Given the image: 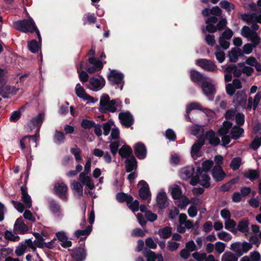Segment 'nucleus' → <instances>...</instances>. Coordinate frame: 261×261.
<instances>
[{
    "mask_svg": "<svg viewBox=\"0 0 261 261\" xmlns=\"http://www.w3.org/2000/svg\"><path fill=\"white\" fill-rule=\"evenodd\" d=\"M100 108L102 112L115 113L122 109V103L118 99L110 100L108 94H102L100 98Z\"/></svg>",
    "mask_w": 261,
    "mask_h": 261,
    "instance_id": "nucleus-1",
    "label": "nucleus"
},
{
    "mask_svg": "<svg viewBox=\"0 0 261 261\" xmlns=\"http://www.w3.org/2000/svg\"><path fill=\"white\" fill-rule=\"evenodd\" d=\"M13 25L15 29L23 33H33L35 32L39 39H41L40 32L32 18H30L29 19L15 21L13 22Z\"/></svg>",
    "mask_w": 261,
    "mask_h": 261,
    "instance_id": "nucleus-2",
    "label": "nucleus"
},
{
    "mask_svg": "<svg viewBox=\"0 0 261 261\" xmlns=\"http://www.w3.org/2000/svg\"><path fill=\"white\" fill-rule=\"evenodd\" d=\"M21 197V203L20 201L12 200L11 202L14 207L20 213H22L24 208H30L32 205V200L31 196L28 193L27 188L25 186H23L20 188Z\"/></svg>",
    "mask_w": 261,
    "mask_h": 261,
    "instance_id": "nucleus-3",
    "label": "nucleus"
},
{
    "mask_svg": "<svg viewBox=\"0 0 261 261\" xmlns=\"http://www.w3.org/2000/svg\"><path fill=\"white\" fill-rule=\"evenodd\" d=\"M252 245L249 242H243L241 243L237 242L230 245V249L238 256H242L247 253L252 248Z\"/></svg>",
    "mask_w": 261,
    "mask_h": 261,
    "instance_id": "nucleus-4",
    "label": "nucleus"
},
{
    "mask_svg": "<svg viewBox=\"0 0 261 261\" xmlns=\"http://www.w3.org/2000/svg\"><path fill=\"white\" fill-rule=\"evenodd\" d=\"M54 192L60 199L64 201L68 199V187L63 181L56 182L54 186Z\"/></svg>",
    "mask_w": 261,
    "mask_h": 261,
    "instance_id": "nucleus-5",
    "label": "nucleus"
},
{
    "mask_svg": "<svg viewBox=\"0 0 261 261\" xmlns=\"http://www.w3.org/2000/svg\"><path fill=\"white\" fill-rule=\"evenodd\" d=\"M241 34L248 40L254 42L255 44H258L260 42V38L256 32L252 30L248 26H244L241 31Z\"/></svg>",
    "mask_w": 261,
    "mask_h": 261,
    "instance_id": "nucleus-6",
    "label": "nucleus"
},
{
    "mask_svg": "<svg viewBox=\"0 0 261 261\" xmlns=\"http://www.w3.org/2000/svg\"><path fill=\"white\" fill-rule=\"evenodd\" d=\"M196 64L203 70L209 72H216L218 70L215 63L210 60L200 59L196 60Z\"/></svg>",
    "mask_w": 261,
    "mask_h": 261,
    "instance_id": "nucleus-7",
    "label": "nucleus"
},
{
    "mask_svg": "<svg viewBox=\"0 0 261 261\" xmlns=\"http://www.w3.org/2000/svg\"><path fill=\"white\" fill-rule=\"evenodd\" d=\"M123 74L116 70H112L108 75V80L112 84L121 85L120 89H122L123 83Z\"/></svg>",
    "mask_w": 261,
    "mask_h": 261,
    "instance_id": "nucleus-8",
    "label": "nucleus"
},
{
    "mask_svg": "<svg viewBox=\"0 0 261 261\" xmlns=\"http://www.w3.org/2000/svg\"><path fill=\"white\" fill-rule=\"evenodd\" d=\"M118 118L121 124L126 127H130L134 121L132 115L129 112L120 113Z\"/></svg>",
    "mask_w": 261,
    "mask_h": 261,
    "instance_id": "nucleus-9",
    "label": "nucleus"
},
{
    "mask_svg": "<svg viewBox=\"0 0 261 261\" xmlns=\"http://www.w3.org/2000/svg\"><path fill=\"white\" fill-rule=\"evenodd\" d=\"M139 185L141 186L139 190V195L141 199L147 200L148 202L150 200V192L149 189L148 185L143 180L139 182Z\"/></svg>",
    "mask_w": 261,
    "mask_h": 261,
    "instance_id": "nucleus-10",
    "label": "nucleus"
},
{
    "mask_svg": "<svg viewBox=\"0 0 261 261\" xmlns=\"http://www.w3.org/2000/svg\"><path fill=\"white\" fill-rule=\"evenodd\" d=\"M241 18L248 24H251L254 22L261 23V13H253L252 14H242Z\"/></svg>",
    "mask_w": 261,
    "mask_h": 261,
    "instance_id": "nucleus-11",
    "label": "nucleus"
},
{
    "mask_svg": "<svg viewBox=\"0 0 261 261\" xmlns=\"http://www.w3.org/2000/svg\"><path fill=\"white\" fill-rule=\"evenodd\" d=\"M90 89L97 91L101 89L105 85V80L103 78L92 77L90 80Z\"/></svg>",
    "mask_w": 261,
    "mask_h": 261,
    "instance_id": "nucleus-12",
    "label": "nucleus"
},
{
    "mask_svg": "<svg viewBox=\"0 0 261 261\" xmlns=\"http://www.w3.org/2000/svg\"><path fill=\"white\" fill-rule=\"evenodd\" d=\"M71 255L75 261H82L85 259L86 253L83 248H77L71 250Z\"/></svg>",
    "mask_w": 261,
    "mask_h": 261,
    "instance_id": "nucleus-13",
    "label": "nucleus"
},
{
    "mask_svg": "<svg viewBox=\"0 0 261 261\" xmlns=\"http://www.w3.org/2000/svg\"><path fill=\"white\" fill-rule=\"evenodd\" d=\"M197 173L199 174L198 179H199V183L202 187L207 188L210 186V176L206 173H202L201 172L200 168H198L197 169Z\"/></svg>",
    "mask_w": 261,
    "mask_h": 261,
    "instance_id": "nucleus-14",
    "label": "nucleus"
},
{
    "mask_svg": "<svg viewBox=\"0 0 261 261\" xmlns=\"http://www.w3.org/2000/svg\"><path fill=\"white\" fill-rule=\"evenodd\" d=\"M204 144V140L202 138L199 139L192 147L191 151V155L196 159L199 155V150Z\"/></svg>",
    "mask_w": 261,
    "mask_h": 261,
    "instance_id": "nucleus-15",
    "label": "nucleus"
},
{
    "mask_svg": "<svg viewBox=\"0 0 261 261\" xmlns=\"http://www.w3.org/2000/svg\"><path fill=\"white\" fill-rule=\"evenodd\" d=\"M201 88L206 96H211L215 92L214 86L208 81L206 80L202 83Z\"/></svg>",
    "mask_w": 261,
    "mask_h": 261,
    "instance_id": "nucleus-16",
    "label": "nucleus"
},
{
    "mask_svg": "<svg viewBox=\"0 0 261 261\" xmlns=\"http://www.w3.org/2000/svg\"><path fill=\"white\" fill-rule=\"evenodd\" d=\"M212 176L216 181H219L224 179L225 173L220 166H215L212 170Z\"/></svg>",
    "mask_w": 261,
    "mask_h": 261,
    "instance_id": "nucleus-17",
    "label": "nucleus"
},
{
    "mask_svg": "<svg viewBox=\"0 0 261 261\" xmlns=\"http://www.w3.org/2000/svg\"><path fill=\"white\" fill-rule=\"evenodd\" d=\"M228 56L230 62L235 63L239 57L243 56V54L240 48L234 47L228 52Z\"/></svg>",
    "mask_w": 261,
    "mask_h": 261,
    "instance_id": "nucleus-18",
    "label": "nucleus"
},
{
    "mask_svg": "<svg viewBox=\"0 0 261 261\" xmlns=\"http://www.w3.org/2000/svg\"><path fill=\"white\" fill-rule=\"evenodd\" d=\"M135 153L139 159H143L146 155V148L142 143H138L135 146Z\"/></svg>",
    "mask_w": 261,
    "mask_h": 261,
    "instance_id": "nucleus-19",
    "label": "nucleus"
},
{
    "mask_svg": "<svg viewBox=\"0 0 261 261\" xmlns=\"http://www.w3.org/2000/svg\"><path fill=\"white\" fill-rule=\"evenodd\" d=\"M144 255L146 257L147 261H164L161 254H156L151 250L146 251L144 253Z\"/></svg>",
    "mask_w": 261,
    "mask_h": 261,
    "instance_id": "nucleus-20",
    "label": "nucleus"
},
{
    "mask_svg": "<svg viewBox=\"0 0 261 261\" xmlns=\"http://www.w3.org/2000/svg\"><path fill=\"white\" fill-rule=\"evenodd\" d=\"M18 90L14 87H11L9 85H4L0 89V95L4 98H8V95L10 94H14Z\"/></svg>",
    "mask_w": 261,
    "mask_h": 261,
    "instance_id": "nucleus-21",
    "label": "nucleus"
},
{
    "mask_svg": "<svg viewBox=\"0 0 261 261\" xmlns=\"http://www.w3.org/2000/svg\"><path fill=\"white\" fill-rule=\"evenodd\" d=\"M56 237L61 242V246L64 248L70 247L72 245V242L68 240L67 237L64 232H58L56 233Z\"/></svg>",
    "mask_w": 261,
    "mask_h": 261,
    "instance_id": "nucleus-22",
    "label": "nucleus"
},
{
    "mask_svg": "<svg viewBox=\"0 0 261 261\" xmlns=\"http://www.w3.org/2000/svg\"><path fill=\"white\" fill-rule=\"evenodd\" d=\"M190 76L191 80L195 83L201 84L206 80V77L202 74L196 70H191L190 72Z\"/></svg>",
    "mask_w": 261,
    "mask_h": 261,
    "instance_id": "nucleus-23",
    "label": "nucleus"
},
{
    "mask_svg": "<svg viewBox=\"0 0 261 261\" xmlns=\"http://www.w3.org/2000/svg\"><path fill=\"white\" fill-rule=\"evenodd\" d=\"M194 173V168L192 166L183 168L180 171V176L183 179L186 180L192 177Z\"/></svg>",
    "mask_w": 261,
    "mask_h": 261,
    "instance_id": "nucleus-24",
    "label": "nucleus"
},
{
    "mask_svg": "<svg viewBox=\"0 0 261 261\" xmlns=\"http://www.w3.org/2000/svg\"><path fill=\"white\" fill-rule=\"evenodd\" d=\"M14 230L20 233H24L28 231V227L24 224L22 218H18L14 224Z\"/></svg>",
    "mask_w": 261,
    "mask_h": 261,
    "instance_id": "nucleus-25",
    "label": "nucleus"
},
{
    "mask_svg": "<svg viewBox=\"0 0 261 261\" xmlns=\"http://www.w3.org/2000/svg\"><path fill=\"white\" fill-rule=\"evenodd\" d=\"M92 230V226H88L85 229H78L74 232V236L81 240L86 239Z\"/></svg>",
    "mask_w": 261,
    "mask_h": 261,
    "instance_id": "nucleus-26",
    "label": "nucleus"
},
{
    "mask_svg": "<svg viewBox=\"0 0 261 261\" xmlns=\"http://www.w3.org/2000/svg\"><path fill=\"white\" fill-rule=\"evenodd\" d=\"M75 93L78 97L85 100H92L93 99L92 97L86 94L84 88L81 86L80 84H76L75 87Z\"/></svg>",
    "mask_w": 261,
    "mask_h": 261,
    "instance_id": "nucleus-27",
    "label": "nucleus"
},
{
    "mask_svg": "<svg viewBox=\"0 0 261 261\" xmlns=\"http://www.w3.org/2000/svg\"><path fill=\"white\" fill-rule=\"evenodd\" d=\"M156 203L161 208H165L167 206L168 202L165 192H161L158 194L156 197Z\"/></svg>",
    "mask_w": 261,
    "mask_h": 261,
    "instance_id": "nucleus-28",
    "label": "nucleus"
},
{
    "mask_svg": "<svg viewBox=\"0 0 261 261\" xmlns=\"http://www.w3.org/2000/svg\"><path fill=\"white\" fill-rule=\"evenodd\" d=\"M87 175L88 174H84V173H80L79 179L90 190H92L94 188V185L92 182L91 178Z\"/></svg>",
    "mask_w": 261,
    "mask_h": 261,
    "instance_id": "nucleus-29",
    "label": "nucleus"
},
{
    "mask_svg": "<svg viewBox=\"0 0 261 261\" xmlns=\"http://www.w3.org/2000/svg\"><path fill=\"white\" fill-rule=\"evenodd\" d=\"M49 207L52 213L57 216H60L61 214V208L60 205L56 201L51 200L49 201Z\"/></svg>",
    "mask_w": 261,
    "mask_h": 261,
    "instance_id": "nucleus-30",
    "label": "nucleus"
},
{
    "mask_svg": "<svg viewBox=\"0 0 261 261\" xmlns=\"http://www.w3.org/2000/svg\"><path fill=\"white\" fill-rule=\"evenodd\" d=\"M205 137L209 143L212 145H217L220 142L219 138L216 136V134L212 130L206 133Z\"/></svg>",
    "mask_w": 261,
    "mask_h": 261,
    "instance_id": "nucleus-31",
    "label": "nucleus"
},
{
    "mask_svg": "<svg viewBox=\"0 0 261 261\" xmlns=\"http://www.w3.org/2000/svg\"><path fill=\"white\" fill-rule=\"evenodd\" d=\"M247 95L244 91H239L236 95L235 102L239 105L244 107L246 103Z\"/></svg>",
    "mask_w": 261,
    "mask_h": 261,
    "instance_id": "nucleus-32",
    "label": "nucleus"
},
{
    "mask_svg": "<svg viewBox=\"0 0 261 261\" xmlns=\"http://www.w3.org/2000/svg\"><path fill=\"white\" fill-rule=\"evenodd\" d=\"M245 64L249 65L250 67H254L256 70L258 72L261 71V64L254 57H249L245 61Z\"/></svg>",
    "mask_w": 261,
    "mask_h": 261,
    "instance_id": "nucleus-33",
    "label": "nucleus"
},
{
    "mask_svg": "<svg viewBox=\"0 0 261 261\" xmlns=\"http://www.w3.org/2000/svg\"><path fill=\"white\" fill-rule=\"evenodd\" d=\"M126 171L130 172L137 168V161L134 156L127 159L125 161Z\"/></svg>",
    "mask_w": 261,
    "mask_h": 261,
    "instance_id": "nucleus-34",
    "label": "nucleus"
},
{
    "mask_svg": "<svg viewBox=\"0 0 261 261\" xmlns=\"http://www.w3.org/2000/svg\"><path fill=\"white\" fill-rule=\"evenodd\" d=\"M244 133V129L237 126H234L230 132L231 137L233 139L240 138Z\"/></svg>",
    "mask_w": 261,
    "mask_h": 261,
    "instance_id": "nucleus-35",
    "label": "nucleus"
},
{
    "mask_svg": "<svg viewBox=\"0 0 261 261\" xmlns=\"http://www.w3.org/2000/svg\"><path fill=\"white\" fill-rule=\"evenodd\" d=\"M71 188L79 197L83 195V187L81 183L73 181L71 184Z\"/></svg>",
    "mask_w": 261,
    "mask_h": 261,
    "instance_id": "nucleus-36",
    "label": "nucleus"
},
{
    "mask_svg": "<svg viewBox=\"0 0 261 261\" xmlns=\"http://www.w3.org/2000/svg\"><path fill=\"white\" fill-rule=\"evenodd\" d=\"M249 224L248 220L247 219H244L239 223L237 228L239 231L246 234L248 233L249 230L248 227Z\"/></svg>",
    "mask_w": 261,
    "mask_h": 261,
    "instance_id": "nucleus-37",
    "label": "nucleus"
},
{
    "mask_svg": "<svg viewBox=\"0 0 261 261\" xmlns=\"http://www.w3.org/2000/svg\"><path fill=\"white\" fill-rule=\"evenodd\" d=\"M232 126V123L229 121H225L223 125L219 129L218 133L220 136L227 135Z\"/></svg>",
    "mask_w": 261,
    "mask_h": 261,
    "instance_id": "nucleus-38",
    "label": "nucleus"
},
{
    "mask_svg": "<svg viewBox=\"0 0 261 261\" xmlns=\"http://www.w3.org/2000/svg\"><path fill=\"white\" fill-rule=\"evenodd\" d=\"M171 233L172 228L169 226L160 229L158 231V234L160 237L165 239L169 238L171 236Z\"/></svg>",
    "mask_w": 261,
    "mask_h": 261,
    "instance_id": "nucleus-39",
    "label": "nucleus"
},
{
    "mask_svg": "<svg viewBox=\"0 0 261 261\" xmlns=\"http://www.w3.org/2000/svg\"><path fill=\"white\" fill-rule=\"evenodd\" d=\"M118 152L121 157L126 158L132 153V149L128 145H123L119 149Z\"/></svg>",
    "mask_w": 261,
    "mask_h": 261,
    "instance_id": "nucleus-40",
    "label": "nucleus"
},
{
    "mask_svg": "<svg viewBox=\"0 0 261 261\" xmlns=\"http://www.w3.org/2000/svg\"><path fill=\"white\" fill-rule=\"evenodd\" d=\"M221 261H238V257L233 253L226 251L222 255Z\"/></svg>",
    "mask_w": 261,
    "mask_h": 261,
    "instance_id": "nucleus-41",
    "label": "nucleus"
},
{
    "mask_svg": "<svg viewBox=\"0 0 261 261\" xmlns=\"http://www.w3.org/2000/svg\"><path fill=\"white\" fill-rule=\"evenodd\" d=\"M171 194L174 199H178L181 197L182 192L177 185H174L171 188Z\"/></svg>",
    "mask_w": 261,
    "mask_h": 261,
    "instance_id": "nucleus-42",
    "label": "nucleus"
},
{
    "mask_svg": "<svg viewBox=\"0 0 261 261\" xmlns=\"http://www.w3.org/2000/svg\"><path fill=\"white\" fill-rule=\"evenodd\" d=\"M190 129L191 134L197 137L201 136L204 132L203 127L198 125H193L191 126Z\"/></svg>",
    "mask_w": 261,
    "mask_h": 261,
    "instance_id": "nucleus-43",
    "label": "nucleus"
},
{
    "mask_svg": "<svg viewBox=\"0 0 261 261\" xmlns=\"http://www.w3.org/2000/svg\"><path fill=\"white\" fill-rule=\"evenodd\" d=\"M215 48L217 50L215 53L216 58L219 63H221L225 59V53L223 51L220 50V46L218 45L215 47Z\"/></svg>",
    "mask_w": 261,
    "mask_h": 261,
    "instance_id": "nucleus-44",
    "label": "nucleus"
},
{
    "mask_svg": "<svg viewBox=\"0 0 261 261\" xmlns=\"http://www.w3.org/2000/svg\"><path fill=\"white\" fill-rule=\"evenodd\" d=\"M117 199L119 202L126 201L127 203L133 200V198L132 196L127 195L123 193H118L117 196Z\"/></svg>",
    "mask_w": 261,
    "mask_h": 261,
    "instance_id": "nucleus-45",
    "label": "nucleus"
},
{
    "mask_svg": "<svg viewBox=\"0 0 261 261\" xmlns=\"http://www.w3.org/2000/svg\"><path fill=\"white\" fill-rule=\"evenodd\" d=\"M259 176V172L254 170H249L245 173V176L251 180H253L258 178Z\"/></svg>",
    "mask_w": 261,
    "mask_h": 261,
    "instance_id": "nucleus-46",
    "label": "nucleus"
},
{
    "mask_svg": "<svg viewBox=\"0 0 261 261\" xmlns=\"http://www.w3.org/2000/svg\"><path fill=\"white\" fill-rule=\"evenodd\" d=\"M258 44H255L254 42H252V43H246L245 44L243 47L242 53L245 54H250L252 53L253 49L255 48Z\"/></svg>",
    "mask_w": 261,
    "mask_h": 261,
    "instance_id": "nucleus-47",
    "label": "nucleus"
},
{
    "mask_svg": "<svg viewBox=\"0 0 261 261\" xmlns=\"http://www.w3.org/2000/svg\"><path fill=\"white\" fill-rule=\"evenodd\" d=\"M225 227L226 229L229 230L231 232H234V228L236 226L235 221L231 219H229L225 220Z\"/></svg>",
    "mask_w": 261,
    "mask_h": 261,
    "instance_id": "nucleus-48",
    "label": "nucleus"
},
{
    "mask_svg": "<svg viewBox=\"0 0 261 261\" xmlns=\"http://www.w3.org/2000/svg\"><path fill=\"white\" fill-rule=\"evenodd\" d=\"M70 151L71 153L74 155L75 161L77 163L82 160L81 156V150L77 147V146L75 145L74 147L71 148L70 149Z\"/></svg>",
    "mask_w": 261,
    "mask_h": 261,
    "instance_id": "nucleus-49",
    "label": "nucleus"
},
{
    "mask_svg": "<svg viewBox=\"0 0 261 261\" xmlns=\"http://www.w3.org/2000/svg\"><path fill=\"white\" fill-rule=\"evenodd\" d=\"M44 117V113H40L37 117L32 119V123L34 126H40L43 120Z\"/></svg>",
    "mask_w": 261,
    "mask_h": 261,
    "instance_id": "nucleus-50",
    "label": "nucleus"
},
{
    "mask_svg": "<svg viewBox=\"0 0 261 261\" xmlns=\"http://www.w3.org/2000/svg\"><path fill=\"white\" fill-rule=\"evenodd\" d=\"M38 140V137L37 135H34L32 136L28 137V145L30 149H31L32 147H37V141Z\"/></svg>",
    "mask_w": 261,
    "mask_h": 261,
    "instance_id": "nucleus-51",
    "label": "nucleus"
},
{
    "mask_svg": "<svg viewBox=\"0 0 261 261\" xmlns=\"http://www.w3.org/2000/svg\"><path fill=\"white\" fill-rule=\"evenodd\" d=\"M241 159L239 157L233 158L230 163V166L233 170H238L241 165Z\"/></svg>",
    "mask_w": 261,
    "mask_h": 261,
    "instance_id": "nucleus-52",
    "label": "nucleus"
},
{
    "mask_svg": "<svg viewBox=\"0 0 261 261\" xmlns=\"http://www.w3.org/2000/svg\"><path fill=\"white\" fill-rule=\"evenodd\" d=\"M54 139L57 143H62L65 140V135L64 133L61 131H56L54 136Z\"/></svg>",
    "mask_w": 261,
    "mask_h": 261,
    "instance_id": "nucleus-53",
    "label": "nucleus"
},
{
    "mask_svg": "<svg viewBox=\"0 0 261 261\" xmlns=\"http://www.w3.org/2000/svg\"><path fill=\"white\" fill-rule=\"evenodd\" d=\"M218 238L222 241L228 242L232 239V236L227 232L220 231L217 234Z\"/></svg>",
    "mask_w": 261,
    "mask_h": 261,
    "instance_id": "nucleus-54",
    "label": "nucleus"
},
{
    "mask_svg": "<svg viewBox=\"0 0 261 261\" xmlns=\"http://www.w3.org/2000/svg\"><path fill=\"white\" fill-rule=\"evenodd\" d=\"M28 47L30 50L34 53L37 52L39 48L38 42L35 40H33L28 43Z\"/></svg>",
    "mask_w": 261,
    "mask_h": 261,
    "instance_id": "nucleus-55",
    "label": "nucleus"
},
{
    "mask_svg": "<svg viewBox=\"0 0 261 261\" xmlns=\"http://www.w3.org/2000/svg\"><path fill=\"white\" fill-rule=\"evenodd\" d=\"M5 238L6 239L16 242L19 239V237L18 236H15L12 231L6 230L5 232Z\"/></svg>",
    "mask_w": 261,
    "mask_h": 261,
    "instance_id": "nucleus-56",
    "label": "nucleus"
},
{
    "mask_svg": "<svg viewBox=\"0 0 261 261\" xmlns=\"http://www.w3.org/2000/svg\"><path fill=\"white\" fill-rule=\"evenodd\" d=\"M119 146L120 144L118 141L112 142L110 143V148L113 156H115L116 155Z\"/></svg>",
    "mask_w": 261,
    "mask_h": 261,
    "instance_id": "nucleus-57",
    "label": "nucleus"
},
{
    "mask_svg": "<svg viewBox=\"0 0 261 261\" xmlns=\"http://www.w3.org/2000/svg\"><path fill=\"white\" fill-rule=\"evenodd\" d=\"M226 244L221 242H217L215 244L216 251L220 254L223 252L226 247Z\"/></svg>",
    "mask_w": 261,
    "mask_h": 261,
    "instance_id": "nucleus-58",
    "label": "nucleus"
},
{
    "mask_svg": "<svg viewBox=\"0 0 261 261\" xmlns=\"http://www.w3.org/2000/svg\"><path fill=\"white\" fill-rule=\"evenodd\" d=\"M236 181L234 179H231L229 182L223 185L220 188L221 190L223 192H227L229 191L230 189H231L233 184H234Z\"/></svg>",
    "mask_w": 261,
    "mask_h": 261,
    "instance_id": "nucleus-59",
    "label": "nucleus"
},
{
    "mask_svg": "<svg viewBox=\"0 0 261 261\" xmlns=\"http://www.w3.org/2000/svg\"><path fill=\"white\" fill-rule=\"evenodd\" d=\"M27 248V245L21 244L17 247L15 252L17 256H21L24 254Z\"/></svg>",
    "mask_w": 261,
    "mask_h": 261,
    "instance_id": "nucleus-60",
    "label": "nucleus"
},
{
    "mask_svg": "<svg viewBox=\"0 0 261 261\" xmlns=\"http://www.w3.org/2000/svg\"><path fill=\"white\" fill-rule=\"evenodd\" d=\"M128 207L133 212L138 211L139 208V203L137 200L131 201L127 203Z\"/></svg>",
    "mask_w": 261,
    "mask_h": 261,
    "instance_id": "nucleus-61",
    "label": "nucleus"
},
{
    "mask_svg": "<svg viewBox=\"0 0 261 261\" xmlns=\"http://www.w3.org/2000/svg\"><path fill=\"white\" fill-rule=\"evenodd\" d=\"M213 165V162L210 160H206L202 163L201 170L207 172L209 171Z\"/></svg>",
    "mask_w": 261,
    "mask_h": 261,
    "instance_id": "nucleus-62",
    "label": "nucleus"
},
{
    "mask_svg": "<svg viewBox=\"0 0 261 261\" xmlns=\"http://www.w3.org/2000/svg\"><path fill=\"white\" fill-rule=\"evenodd\" d=\"M180 246L179 243L173 241H168L167 243V249L170 251H173L177 250Z\"/></svg>",
    "mask_w": 261,
    "mask_h": 261,
    "instance_id": "nucleus-63",
    "label": "nucleus"
},
{
    "mask_svg": "<svg viewBox=\"0 0 261 261\" xmlns=\"http://www.w3.org/2000/svg\"><path fill=\"white\" fill-rule=\"evenodd\" d=\"M206 256L205 253L196 252L192 254L193 257L197 261H204Z\"/></svg>",
    "mask_w": 261,
    "mask_h": 261,
    "instance_id": "nucleus-64",
    "label": "nucleus"
}]
</instances>
